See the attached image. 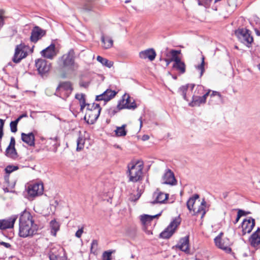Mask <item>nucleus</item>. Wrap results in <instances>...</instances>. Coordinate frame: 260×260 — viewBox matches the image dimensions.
Wrapping results in <instances>:
<instances>
[{"label":"nucleus","mask_w":260,"mask_h":260,"mask_svg":"<svg viewBox=\"0 0 260 260\" xmlns=\"http://www.w3.org/2000/svg\"><path fill=\"white\" fill-rule=\"evenodd\" d=\"M49 258L50 260H67V257L64 254L62 255H59L53 253H50Z\"/></svg>","instance_id":"37"},{"label":"nucleus","mask_w":260,"mask_h":260,"mask_svg":"<svg viewBox=\"0 0 260 260\" xmlns=\"http://www.w3.org/2000/svg\"><path fill=\"white\" fill-rule=\"evenodd\" d=\"M44 190L42 183H36L31 184L28 187V193L29 196L35 197L42 194Z\"/></svg>","instance_id":"11"},{"label":"nucleus","mask_w":260,"mask_h":260,"mask_svg":"<svg viewBox=\"0 0 260 260\" xmlns=\"http://www.w3.org/2000/svg\"><path fill=\"white\" fill-rule=\"evenodd\" d=\"M41 54L45 58L52 59L57 55L55 45L54 44H51L46 48L43 49L41 52Z\"/></svg>","instance_id":"15"},{"label":"nucleus","mask_w":260,"mask_h":260,"mask_svg":"<svg viewBox=\"0 0 260 260\" xmlns=\"http://www.w3.org/2000/svg\"><path fill=\"white\" fill-rule=\"evenodd\" d=\"M19 122L18 120H15V121H11L10 123V128L12 133H16L17 131V124Z\"/></svg>","instance_id":"40"},{"label":"nucleus","mask_w":260,"mask_h":260,"mask_svg":"<svg viewBox=\"0 0 260 260\" xmlns=\"http://www.w3.org/2000/svg\"><path fill=\"white\" fill-rule=\"evenodd\" d=\"M119 109H135L137 105L135 101L131 99L128 95H124L122 99L120 100L117 105Z\"/></svg>","instance_id":"8"},{"label":"nucleus","mask_w":260,"mask_h":260,"mask_svg":"<svg viewBox=\"0 0 260 260\" xmlns=\"http://www.w3.org/2000/svg\"><path fill=\"white\" fill-rule=\"evenodd\" d=\"M97 60L102 63L103 66L107 67L109 68L112 67L113 64V62L112 61H109L107 59L105 58H103L101 56H98L96 58Z\"/></svg>","instance_id":"35"},{"label":"nucleus","mask_w":260,"mask_h":260,"mask_svg":"<svg viewBox=\"0 0 260 260\" xmlns=\"http://www.w3.org/2000/svg\"><path fill=\"white\" fill-rule=\"evenodd\" d=\"M101 110L98 104H87L84 119L88 124L94 123L100 115Z\"/></svg>","instance_id":"4"},{"label":"nucleus","mask_w":260,"mask_h":260,"mask_svg":"<svg viewBox=\"0 0 260 260\" xmlns=\"http://www.w3.org/2000/svg\"><path fill=\"white\" fill-rule=\"evenodd\" d=\"M21 140L30 146L35 145V136L32 133H21Z\"/></svg>","instance_id":"24"},{"label":"nucleus","mask_w":260,"mask_h":260,"mask_svg":"<svg viewBox=\"0 0 260 260\" xmlns=\"http://www.w3.org/2000/svg\"><path fill=\"white\" fill-rule=\"evenodd\" d=\"M93 0H85V4L83 6V9L87 11H90L91 9V7L89 3Z\"/></svg>","instance_id":"47"},{"label":"nucleus","mask_w":260,"mask_h":260,"mask_svg":"<svg viewBox=\"0 0 260 260\" xmlns=\"http://www.w3.org/2000/svg\"><path fill=\"white\" fill-rule=\"evenodd\" d=\"M112 252L110 251H105L102 255L103 260H111Z\"/></svg>","instance_id":"45"},{"label":"nucleus","mask_w":260,"mask_h":260,"mask_svg":"<svg viewBox=\"0 0 260 260\" xmlns=\"http://www.w3.org/2000/svg\"><path fill=\"white\" fill-rule=\"evenodd\" d=\"M255 226V220L249 217L243 220L241 224L242 235L250 233Z\"/></svg>","instance_id":"10"},{"label":"nucleus","mask_w":260,"mask_h":260,"mask_svg":"<svg viewBox=\"0 0 260 260\" xmlns=\"http://www.w3.org/2000/svg\"><path fill=\"white\" fill-rule=\"evenodd\" d=\"M0 245L4 246L7 248L11 247V245L9 243L5 242H0Z\"/></svg>","instance_id":"50"},{"label":"nucleus","mask_w":260,"mask_h":260,"mask_svg":"<svg viewBox=\"0 0 260 260\" xmlns=\"http://www.w3.org/2000/svg\"><path fill=\"white\" fill-rule=\"evenodd\" d=\"M89 83L87 82L81 81L80 82V85L82 87H86L88 86Z\"/></svg>","instance_id":"51"},{"label":"nucleus","mask_w":260,"mask_h":260,"mask_svg":"<svg viewBox=\"0 0 260 260\" xmlns=\"http://www.w3.org/2000/svg\"><path fill=\"white\" fill-rule=\"evenodd\" d=\"M153 197L154 199L153 203L164 204L169 198V194L157 190L154 192Z\"/></svg>","instance_id":"17"},{"label":"nucleus","mask_w":260,"mask_h":260,"mask_svg":"<svg viewBox=\"0 0 260 260\" xmlns=\"http://www.w3.org/2000/svg\"><path fill=\"white\" fill-rule=\"evenodd\" d=\"M75 98L79 100L81 107V111H83L85 107L87 106L85 104V95L83 93H77L75 95Z\"/></svg>","instance_id":"33"},{"label":"nucleus","mask_w":260,"mask_h":260,"mask_svg":"<svg viewBox=\"0 0 260 260\" xmlns=\"http://www.w3.org/2000/svg\"><path fill=\"white\" fill-rule=\"evenodd\" d=\"M61 92L64 91L67 96H68L73 90L71 83L70 82H64L61 83L58 87Z\"/></svg>","instance_id":"25"},{"label":"nucleus","mask_w":260,"mask_h":260,"mask_svg":"<svg viewBox=\"0 0 260 260\" xmlns=\"http://www.w3.org/2000/svg\"><path fill=\"white\" fill-rule=\"evenodd\" d=\"M46 35V30L41 28L39 26H35L33 28L31 32L30 40L31 42L36 43L39 39Z\"/></svg>","instance_id":"14"},{"label":"nucleus","mask_w":260,"mask_h":260,"mask_svg":"<svg viewBox=\"0 0 260 260\" xmlns=\"http://www.w3.org/2000/svg\"><path fill=\"white\" fill-rule=\"evenodd\" d=\"M17 218V216L16 215H13L9 219L0 220V229L5 230L12 228Z\"/></svg>","instance_id":"18"},{"label":"nucleus","mask_w":260,"mask_h":260,"mask_svg":"<svg viewBox=\"0 0 260 260\" xmlns=\"http://www.w3.org/2000/svg\"><path fill=\"white\" fill-rule=\"evenodd\" d=\"M18 169L17 166L9 165L6 168L5 171L7 174H9L14 171L17 170Z\"/></svg>","instance_id":"43"},{"label":"nucleus","mask_w":260,"mask_h":260,"mask_svg":"<svg viewBox=\"0 0 260 260\" xmlns=\"http://www.w3.org/2000/svg\"><path fill=\"white\" fill-rule=\"evenodd\" d=\"M188 88V85L183 86L180 88V91L181 92V94L183 97V99L186 101H188L186 95V92Z\"/></svg>","instance_id":"39"},{"label":"nucleus","mask_w":260,"mask_h":260,"mask_svg":"<svg viewBox=\"0 0 260 260\" xmlns=\"http://www.w3.org/2000/svg\"><path fill=\"white\" fill-rule=\"evenodd\" d=\"M36 66L41 75L47 73L50 69V63L43 59H39L36 61Z\"/></svg>","instance_id":"12"},{"label":"nucleus","mask_w":260,"mask_h":260,"mask_svg":"<svg viewBox=\"0 0 260 260\" xmlns=\"http://www.w3.org/2000/svg\"><path fill=\"white\" fill-rule=\"evenodd\" d=\"M256 33L257 36H260V31H259L256 30Z\"/></svg>","instance_id":"61"},{"label":"nucleus","mask_w":260,"mask_h":260,"mask_svg":"<svg viewBox=\"0 0 260 260\" xmlns=\"http://www.w3.org/2000/svg\"><path fill=\"white\" fill-rule=\"evenodd\" d=\"M116 93L117 92L115 91L108 89L102 94L97 95L95 100L98 101H104L107 102L113 98Z\"/></svg>","instance_id":"16"},{"label":"nucleus","mask_w":260,"mask_h":260,"mask_svg":"<svg viewBox=\"0 0 260 260\" xmlns=\"http://www.w3.org/2000/svg\"><path fill=\"white\" fill-rule=\"evenodd\" d=\"M197 89H198V91L202 90V87L201 86H198Z\"/></svg>","instance_id":"60"},{"label":"nucleus","mask_w":260,"mask_h":260,"mask_svg":"<svg viewBox=\"0 0 260 260\" xmlns=\"http://www.w3.org/2000/svg\"><path fill=\"white\" fill-rule=\"evenodd\" d=\"M170 53L172 55L171 60L174 61V63L178 62L181 60V58L178 55L180 53V51L172 50L170 51Z\"/></svg>","instance_id":"36"},{"label":"nucleus","mask_w":260,"mask_h":260,"mask_svg":"<svg viewBox=\"0 0 260 260\" xmlns=\"http://www.w3.org/2000/svg\"><path fill=\"white\" fill-rule=\"evenodd\" d=\"M236 35L239 40L243 44L248 45L253 42V38L250 31L247 29H239L236 31Z\"/></svg>","instance_id":"7"},{"label":"nucleus","mask_w":260,"mask_h":260,"mask_svg":"<svg viewBox=\"0 0 260 260\" xmlns=\"http://www.w3.org/2000/svg\"><path fill=\"white\" fill-rule=\"evenodd\" d=\"M75 59V52L73 49H71L59 59L58 64L60 68L65 71H73L78 68Z\"/></svg>","instance_id":"2"},{"label":"nucleus","mask_w":260,"mask_h":260,"mask_svg":"<svg viewBox=\"0 0 260 260\" xmlns=\"http://www.w3.org/2000/svg\"><path fill=\"white\" fill-rule=\"evenodd\" d=\"M249 242L253 247H257L260 245V228L254 232L249 239Z\"/></svg>","instance_id":"22"},{"label":"nucleus","mask_w":260,"mask_h":260,"mask_svg":"<svg viewBox=\"0 0 260 260\" xmlns=\"http://www.w3.org/2000/svg\"><path fill=\"white\" fill-rule=\"evenodd\" d=\"M38 225L35 222L33 216L27 211H23L19 220V235L22 238L32 237L37 234Z\"/></svg>","instance_id":"1"},{"label":"nucleus","mask_w":260,"mask_h":260,"mask_svg":"<svg viewBox=\"0 0 260 260\" xmlns=\"http://www.w3.org/2000/svg\"><path fill=\"white\" fill-rule=\"evenodd\" d=\"M165 61H166V65L167 66H168L170 63L171 62H172V61L171 60V58L170 59H165Z\"/></svg>","instance_id":"57"},{"label":"nucleus","mask_w":260,"mask_h":260,"mask_svg":"<svg viewBox=\"0 0 260 260\" xmlns=\"http://www.w3.org/2000/svg\"><path fill=\"white\" fill-rule=\"evenodd\" d=\"M160 215V214L153 216L149 215L147 214L142 215L140 216V221L143 225H145L149 223L153 219L159 216Z\"/></svg>","instance_id":"29"},{"label":"nucleus","mask_w":260,"mask_h":260,"mask_svg":"<svg viewBox=\"0 0 260 260\" xmlns=\"http://www.w3.org/2000/svg\"><path fill=\"white\" fill-rule=\"evenodd\" d=\"M49 141H52L53 142V145H57V138L55 137L54 138H50L48 140Z\"/></svg>","instance_id":"52"},{"label":"nucleus","mask_w":260,"mask_h":260,"mask_svg":"<svg viewBox=\"0 0 260 260\" xmlns=\"http://www.w3.org/2000/svg\"><path fill=\"white\" fill-rule=\"evenodd\" d=\"M126 124H123L121 126H117L116 129L114 131L115 135L117 137H123L127 134V131L125 129Z\"/></svg>","instance_id":"30"},{"label":"nucleus","mask_w":260,"mask_h":260,"mask_svg":"<svg viewBox=\"0 0 260 260\" xmlns=\"http://www.w3.org/2000/svg\"><path fill=\"white\" fill-rule=\"evenodd\" d=\"M129 180L130 181L136 182L142 178V170L143 163L141 161H133L127 166Z\"/></svg>","instance_id":"3"},{"label":"nucleus","mask_w":260,"mask_h":260,"mask_svg":"<svg viewBox=\"0 0 260 260\" xmlns=\"http://www.w3.org/2000/svg\"><path fill=\"white\" fill-rule=\"evenodd\" d=\"M245 215H246V213L244 211H243L242 210H239L238 212L237 218L235 220V221L234 222V223L236 224V223H237L238 222L239 219L240 218V217L241 216Z\"/></svg>","instance_id":"46"},{"label":"nucleus","mask_w":260,"mask_h":260,"mask_svg":"<svg viewBox=\"0 0 260 260\" xmlns=\"http://www.w3.org/2000/svg\"><path fill=\"white\" fill-rule=\"evenodd\" d=\"M27 55V53L24 45L20 44L17 45L15 48L13 61L15 63H18L21 59L25 58Z\"/></svg>","instance_id":"9"},{"label":"nucleus","mask_w":260,"mask_h":260,"mask_svg":"<svg viewBox=\"0 0 260 260\" xmlns=\"http://www.w3.org/2000/svg\"><path fill=\"white\" fill-rule=\"evenodd\" d=\"M4 182L6 184V186H8L9 187H10L11 188H13L15 186V183L14 182L10 183L9 181V175L7 174L4 177Z\"/></svg>","instance_id":"41"},{"label":"nucleus","mask_w":260,"mask_h":260,"mask_svg":"<svg viewBox=\"0 0 260 260\" xmlns=\"http://www.w3.org/2000/svg\"><path fill=\"white\" fill-rule=\"evenodd\" d=\"M223 234L220 233L214 239L215 245L219 248L224 250L226 253H230L231 252V248L230 247L231 242L228 238H222V236Z\"/></svg>","instance_id":"5"},{"label":"nucleus","mask_w":260,"mask_h":260,"mask_svg":"<svg viewBox=\"0 0 260 260\" xmlns=\"http://www.w3.org/2000/svg\"><path fill=\"white\" fill-rule=\"evenodd\" d=\"M139 120L140 121V127H141L142 126V117H140L139 119Z\"/></svg>","instance_id":"59"},{"label":"nucleus","mask_w":260,"mask_h":260,"mask_svg":"<svg viewBox=\"0 0 260 260\" xmlns=\"http://www.w3.org/2000/svg\"><path fill=\"white\" fill-rule=\"evenodd\" d=\"M85 142V138L80 135L77 141V151H79L83 149Z\"/></svg>","instance_id":"34"},{"label":"nucleus","mask_w":260,"mask_h":260,"mask_svg":"<svg viewBox=\"0 0 260 260\" xmlns=\"http://www.w3.org/2000/svg\"><path fill=\"white\" fill-rule=\"evenodd\" d=\"M173 67L181 74H183L185 72V64L184 62L181 60L178 62L174 63Z\"/></svg>","instance_id":"32"},{"label":"nucleus","mask_w":260,"mask_h":260,"mask_svg":"<svg viewBox=\"0 0 260 260\" xmlns=\"http://www.w3.org/2000/svg\"><path fill=\"white\" fill-rule=\"evenodd\" d=\"M156 55V52L152 48L146 49L139 53L140 58L143 59H148L150 61L154 60Z\"/></svg>","instance_id":"19"},{"label":"nucleus","mask_w":260,"mask_h":260,"mask_svg":"<svg viewBox=\"0 0 260 260\" xmlns=\"http://www.w3.org/2000/svg\"><path fill=\"white\" fill-rule=\"evenodd\" d=\"M206 203L204 199L203 200L200 205L198 207L193 209V213L194 214H201V217H203L206 213Z\"/></svg>","instance_id":"27"},{"label":"nucleus","mask_w":260,"mask_h":260,"mask_svg":"<svg viewBox=\"0 0 260 260\" xmlns=\"http://www.w3.org/2000/svg\"><path fill=\"white\" fill-rule=\"evenodd\" d=\"M162 180L164 183L170 184V185H175L176 183V180L175 178L174 174L173 172L170 169H168L166 170L164 175L162 177Z\"/></svg>","instance_id":"20"},{"label":"nucleus","mask_w":260,"mask_h":260,"mask_svg":"<svg viewBox=\"0 0 260 260\" xmlns=\"http://www.w3.org/2000/svg\"><path fill=\"white\" fill-rule=\"evenodd\" d=\"M194 87V85H190V88H191V90H192Z\"/></svg>","instance_id":"62"},{"label":"nucleus","mask_w":260,"mask_h":260,"mask_svg":"<svg viewBox=\"0 0 260 260\" xmlns=\"http://www.w3.org/2000/svg\"><path fill=\"white\" fill-rule=\"evenodd\" d=\"M199 196L197 194H194L191 197L187 202V207L189 211H193V209L196 207L195 206L197 203V200L199 199Z\"/></svg>","instance_id":"28"},{"label":"nucleus","mask_w":260,"mask_h":260,"mask_svg":"<svg viewBox=\"0 0 260 260\" xmlns=\"http://www.w3.org/2000/svg\"><path fill=\"white\" fill-rule=\"evenodd\" d=\"M12 189V188H11V187H9L8 186H6V187H4V188H3V189H4V191H5V192H8L12 191H11V189Z\"/></svg>","instance_id":"55"},{"label":"nucleus","mask_w":260,"mask_h":260,"mask_svg":"<svg viewBox=\"0 0 260 260\" xmlns=\"http://www.w3.org/2000/svg\"><path fill=\"white\" fill-rule=\"evenodd\" d=\"M176 246L182 251L188 253L189 251L188 236H185L180 239L178 244Z\"/></svg>","instance_id":"23"},{"label":"nucleus","mask_w":260,"mask_h":260,"mask_svg":"<svg viewBox=\"0 0 260 260\" xmlns=\"http://www.w3.org/2000/svg\"><path fill=\"white\" fill-rule=\"evenodd\" d=\"M180 223V219L179 218L174 219L168 226L160 234V237L164 239H168L174 233L176 229Z\"/></svg>","instance_id":"6"},{"label":"nucleus","mask_w":260,"mask_h":260,"mask_svg":"<svg viewBox=\"0 0 260 260\" xmlns=\"http://www.w3.org/2000/svg\"><path fill=\"white\" fill-rule=\"evenodd\" d=\"M141 193H137V197L135 198H133V197H131L130 198V199L133 201H137L141 196Z\"/></svg>","instance_id":"53"},{"label":"nucleus","mask_w":260,"mask_h":260,"mask_svg":"<svg viewBox=\"0 0 260 260\" xmlns=\"http://www.w3.org/2000/svg\"><path fill=\"white\" fill-rule=\"evenodd\" d=\"M98 241L96 240H93L91 244V252L94 253L96 252L98 248Z\"/></svg>","instance_id":"44"},{"label":"nucleus","mask_w":260,"mask_h":260,"mask_svg":"<svg viewBox=\"0 0 260 260\" xmlns=\"http://www.w3.org/2000/svg\"><path fill=\"white\" fill-rule=\"evenodd\" d=\"M149 139V137L148 135H144L142 137V139L144 141L148 140Z\"/></svg>","instance_id":"58"},{"label":"nucleus","mask_w":260,"mask_h":260,"mask_svg":"<svg viewBox=\"0 0 260 260\" xmlns=\"http://www.w3.org/2000/svg\"><path fill=\"white\" fill-rule=\"evenodd\" d=\"M204 60H205V58L203 56L202 57L201 63L196 67L197 69L200 71V77H201L203 75V74L205 71V69H204L205 61H204Z\"/></svg>","instance_id":"38"},{"label":"nucleus","mask_w":260,"mask_h":260,"mask_svg":"<svg viewBox=\"0 0 260 260\" xmlns=\"http://www.w3.org/2000/svg\"><path fill=\"white\" fill-rule=\"evenodd\" d=\"M101 41L103 44V47L105 49L111 48L113 45V40L109 36H102Z\"/></svg>","instance_id":"26"},{"label":"nucleus","mask_w":260,"mask_h":260,"mask_svg":"<svg viewBox=\"0 0 260 260\" xmlns=\"http://www.w3.org/2000/svg\"><path fill=\"white\" fill-rule=\"evenodd\" d=\"M4 125V120L0 119V139H1L3 136V127Z\"/></svg>","instance_id":"48"},{"label":"nucleus","mask_w":260,"mask_h":260,"mask_svg":"<svg viewBox=\"0 0 260 260\" xmlns=\"http://www.w3.org/2000/svg\"><path fill=\"white\" fill-rule=\"evenodd\" d=\"M212 0H198V4L200 6H203L208 7L210 6Z\"/></svg>","instance_id":"42"},{"label":"nucleus","mask_w":260,"mask_h":260,"mask_svg":"<svg viewBox=\"0 0 260 260\" xmlns=\"http://www.w3.org/2000/svg\"><path fill=\"white\" fill-rule=\"evenodd\" d=\"M50 226L51 228V233L52 235L55 236L57 232L59 230V224L55 220H52L50 222Z\"/></svg>","instance_id":"31"},{"label":"nucleus","mask_w":260,"mask_h":260,"mask_svg":"<svg viewBox=\"0 0 260 260\" xmlns=\"http://www.w3.org/2000/svg\"><path fill=\"white\" fill-rule=\"evenodd\" d=\"M128 2H129V1H126L125 2V3H128Z\"/></svg>","instance_id":"63"},{"label":"nucleus","mask_w":260,"mask_h":260,"mask_svg":"<svg viewBox=\"0 0 260 260\" xmlns=\"http://www.w3.org/2000/svg\"><path fill=\"white\" fill-rule=\"evenodd\" d=\"M15 140L14 137H11L10 142L5 151V155L11 158L16 159L18 157V154L15 148Z\"/></svg>","instance_id":"13"},{"label":"nucleus","mask_w":260,"mask_h":260,"mask_svg":"<svg viewBox=\"0 0 260 260\" xmlns=\"http://www.w3.org/2000/svg\"><path fill=\"white\" fill-rule=\"evenodd\" d=\"M210 91L206 93L202 96L193 95L192 97V102L189 104L191 106H199L202 104L205 103Z\"/></svg>","instance_id":"21"},{"label":"nucleus","mask_w":260,"mask_h":260,"mask_svg":"<svg viewBox=\"0 0 260 260\" xmlns=\"http://www.w3.org/2000/svg\"><path fill=\"white\" fill-rule=\"evenodd\" d=\"M83 233V228H81L80 229H79L76 233L75 236L77 238H80L81 237L82 234Z\"/></svg>","instance_id":"49"},{"label":"nucleus","mask_w":260,"mask_h":260,"mask_svg":"<svg viewBox=\"0 0 260 260\" xmlns=\"http://www.w3.org/2000/svg\"><path fill=\"white\" fill-rule=\"evenodd\" d=\"M27 117V114H22L20 116H19L16 119V120H18V121H19L23 117Z\"/></svg>","instance_id":"56"},{"label":"nucleus","mask_w":260,"mask_h":260,"mask_svg":"<svg viewBox=\"0 0 260 260\" xmlns=\"http://www.w3.org/2000/svg\"><path fill=\"white\" fill-rule=\"evenodd\" d=\"M258 69H259V70H260V64H258Z\"/></svg>","instance_id":"64"},{"label":"nucleus","mask_w":260,"mask_h":260,"mask_svg":"<svg viewBox=\"0 0 260 260\" xmlns=\"http://www.w3.org/2000/svg\"><path fill=\"white\" fill-rule=\"evenodd\" d=\"M210 95L211 96H213L215 95H218L219 97L221 96L220 94L218 92L215 91H213Z\"/></svg>","instance_id":"54"}]
</instances>
